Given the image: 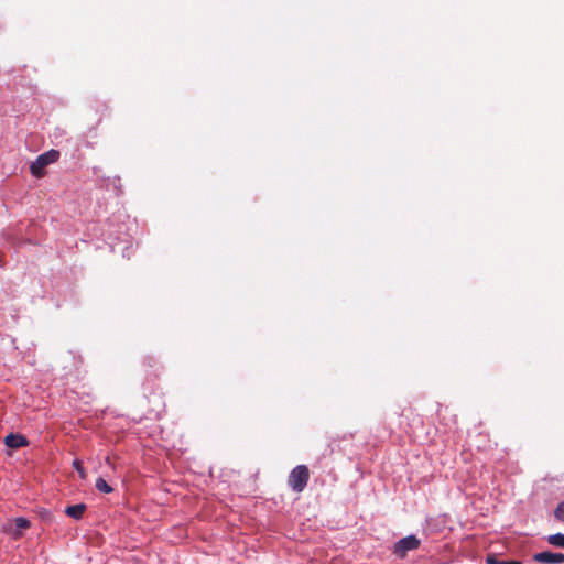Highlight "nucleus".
<instances>
[{
  "label": "nucleus",
  "mask_w": 564,
  "mask_h": 564,
  "mask_svg": "<svg viewBox=\"0 0 564 564\" xmlns=\"http://www.w3.org/2000/svg\"><path fill=\"white\" fill-rule=\"evenodd\" d=\"M554 518L564 523V501L560 502L554 510Z\"/></svg>",
  "instance_id": "9b49d317"
},
{
  "label": "nucleus",
  "mask_w": 564,
  "mask_h": 564,
  "mask_svg": "<svg viewBox=\"0 0 564 564\" xmlns=\"http://www.w3.org/2000/svg\"><path fill=\"white\" fill-rule=\"evenodd\" d=\"M15 528L8 529V533L14 539L18 540L22 536V530L30 528L31 523L25 518H17L14 520Z\"/></svg>",
  "instance_id": "39448f33"
},
{
  "label": "nucleus",
  "mask_w": 564,
  "mask_h": 564,
  "mask_svg": "<svg viewBox=\"0 0 564 564\" xmlns=\"http://www.w3.org/2000/svg\"><path fill=\"white\" fill-rule=\"evenodd\" d=\"M547 541L550 544L557 546V547H564V534L556 533L552 534L547 538Z\"/></svg>",
  "instance_id": "6e6552de"
},
{
  "label": "nucleus",
  "mask_w": 564,
  "mask_h": 564,
  "mask_svg": "<svg viewBox=\"0 0 564 564\" xmlns=\"http://www.w3.org/2000/svg\"><path fill=\"white\" fill-rule=\"evenodd\" d=\"M310 479V470L306 465H297L294 467L289 477L288 485L294 492H302Z\"/></svg>",
  "instance_id": "f03ea898"
},
{
  "label": "nucleus",
  "mask_w": 564,
  "mask_h": 564,
  "mask_svg": "<svg viewBox=\"0 0 564 564\" xmlns=\"http://www.w3.org/2000/svg\"><path fill=\"white\" fill-rule=\"evenodd\" d=\"M96 488L105 494H110L113 491V488L110 485H108V482L101 477H99L96 480Z\"/></svg>",
  "instance_id": "1a4fd4ad"
},
{
  "label": "nucleus",
  "mask_w": 564,
  "mask_h": 564,
  "mask_svg": "<svg viewBox=\"0 0 564 564\" xmlns=\"http://www.w3.org/2000/svg\"><path fill=\"white\" fill-rule=\"evenodd\" d=\"M486 564H522V563L517 560L498 561L494 554H488V556L486 558Z\"/></svg>",
  "instance_id": "9d476101"
},
{
  "label": "nucleus",
  "mask_w": 564,
  "mask_h": 564,
  "mask_svg": "<svg viewBox=\"0 0 564 564\" xmlns=\"http://www.w3.org/2000/svg\"><path fill=\"white\" fill-rule=\"evenodd\" d=\"M532 560L546 564L562 563L564 562V554L560 552L543 551L533 554Z\"/></svg>",
  "instance_id": "20e7f679"
},
{
  "label": "nucleus",
  "mask_w": 564,
  "mask_h": 564,
  "mask_svg": "<svg viewBox=\"0 0 564 564\" xmlns=\"http://www.w3.org/2000/svg\"><path fill=\"white\" fill-rule=\"evenodd\" d=\"M86 509H87V506L85 503H77V505L68 506L65 509V513L75 520H79L83 518Z\"/></svg>",
  "instance_id": "0eeeda50"
},
{
  "label": "nucleus",
  "mask_w": 564,
  "mask_h": 564,
  "mask_svg": "<svg viewBox=\"0 0 564 564\" xmlns=\"http://www.w3.org/2000/svg\"><path fill=\"white\" fill-rule=\"evenodd\" d=\"M59 159V152L51 149L40 154L34 162L30 165V172L33 176L41 178L44 176V170L47 165L57 162Z\"/></svg>",
  "instance_id": "f257e3e1"
},
{
  "label": "nucleus",
  "mask_w": 564,
  "mask_h": 564,
  "mask_svg": "<svg viewBox=\"0 0 564 564\" xmlns=\"http://www.w3.org/2000/svg\"><path fill=\"white\" fill-rule=\"evenodd\" d=\"M106 463H107L108 465H111L110 457H107V458H106Z\"/></svg>",
  "instance_id": "ddd939ff"
},
{
  "label": "nucleus",
  "mask_w": 564,
  "mask_h": 564,
  "mask_svg": "<svg viewBox=\"0 0 564 564\" xmlns=\"http://www.w3.org/2000/svg\"><path fill=\"white\" fill-rule=\"evenodd\" d=\"M73 466L77 470V473H78V475H79V477L82 479H85L87 477V474H86V471H85V469L83 467V464H82V462L79 459H75L73 462Z\"/></svg>",
  "instance_id": "f8f14e48"
},
{
  "label": "nucleus",
  "mask_w": 564,
  "mask_h": 564,
  "mask_svg": "<svg viewBox=\"0 0 564 564\" xmlns=\"http://www.w3.org/2000/svg\"><path fill=\"white\" fill-rule=\"evenodd\" d=\"M4 444L10 448H20L28 445V440L20 434H9L4 437Z\"/></svg>",
  "instance_id": "423d86ee"
},
{
  "label": "nucleus",
  "mask_w": 564,
  "mask_h": 564,
  "mask_svg": "<svg viewBox=\"0 0 564 564\" xmlns=\"http://www.w3.org/2000/svg\"><path fill=\"white\" fill-rule=\"evenodd\" d=\"M421 540L416 535L411 534L399 540L393 546V554L399 560H404L409 552L415 551L420 547Z\"/></svg>",
  "instance_id": "7ed1b4c3"
}]
</instances>
